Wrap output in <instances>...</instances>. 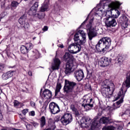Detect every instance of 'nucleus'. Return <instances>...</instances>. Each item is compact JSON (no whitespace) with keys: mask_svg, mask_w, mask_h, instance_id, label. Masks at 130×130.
Instances as JSON below:
<instances>
[{"mask_svg":"<svg viewBox=\"0 0 130 130\" xmlns=\"http://www.w3.org/2000/svg\"><path fill=\"white\" fill-rule=\"evenodd\" d=\"M119 3L118 2H111L107 7L110 8V11H113V12H115L117 14H113L112 12H111V16L110 15H108L104 18V22L105 23L107 27H115L117 24L116 20L115 19L118 18L119 15H120V12L117 10V9L119 8Z\"/></svg>","mask_w":130,"mask_h":130,"instance_id":"obj_1","label":"nucleus"},{"mask_svg":"<svg viewBox=\"0 0 130 130\" xmlns=\"http://www.w3.org/2000/svg\"><path fill=\"white\" fill-rule=\"evenodd\" d=\"M124 86L128 88H129L130 87V72L127 74L126 80L125 82L123 83L122 88L118 93L117 95L115 96L116 100H118L119 98H121V99L113 105L114 109H117V108H119V107L121 106V104L123 102V98H124L123 87H124Z\"/></svg>","mask_w":130,"mask_h":130,"instance_id":"obj_2","label":"nucleus"},{"mask_svg":"<svg viewBox=\"0 0 130 130\" xmlns=\"http://www.w3.org/2000/svg\"><path fill=\"white\" fill-rule=\"evenodd\" d=\"M115 90L113 82L106 79L102 83V94L105 98H110Z\"/></svg>","mask_w":130,"mask_h":130,"instance_id":"obj_3","label":"nucleus"},{"mask_svg":"<svg viewBox=\"0 0 130 130\" xmlns=\"http://www.w3.org/2000/svg\"><path fill=\"white\" fill-rule=\"evenodd\" d=\"M111 45V40L109 38H103L100 39L95 46L96 50L99 52H105Z\"/></svg>","mask_w":130,"mask_h":130,"instance_id":"obj_4","label":"nucleus"},{"mask_svg":"<svg viewBox=\"0 0 130 130\" xmlns=\"http://www.w3.org/2000/svg\"><path fill=\"white\" fill-rule=\"evenodd\" d=\"M87 30H88L87 33L89 40H92L94 37L97 36V31L99 30L98 27L96 26L93 22V19H91L89 23L86 25Z\"/></svg>","mask_w":130,"mask_h":130,"instance_id":"obj_5","label":"nucleus"},{"mask_svg":"<svg viewBox=\"0 0 130 130\" xmlns=\"http://www.w3.org/2000/svg\"><path fill=\"white\" fill-rule=\"evenodd\" d=\"M86 33L83 30H79L74 35V41L80 44H84L86 42Z\"/></svg>","mask_w":130,"mask_h":130,"instance_id":"obj_6","label":"nucleus"},{"mask_svg":"<svg viewBox=\"0 0 130 130\" xmlns=\"http://www.w3.org/2000/svg\"><path fill=\"white\" fill-rule=\"evenodd\" d=\"M77 86V83L73 81H70L68 80H65V83L63 87V91L67 94H70L74 91L75 87Z\"/></svg>","mask_w":130,"mask_h":130,"instance_id":"obj_7","label":"nucleus"},{"mask_svg":"<svg viewBox=\"0 0 130 130\" xmlns=\"http://www.w3.org/2000/svg\"><path fill=\"white\" fill-rule=\"evenodd\" d=\"M81 45H83V44L78 43L71 44L68 48V50L70 53L76 54L81 51V49H82Z\"/></svg>","mask_w":130,"mask_h":130,"instance_id":"obj_8","label":"nucleus"},{"mask_svg":"<svg viewBox=\"0 0 130 130\" xmlns=\"http://www.w3.org/2000/svg\"><path fill=\"white\" fill-rule=\"evenodd\" d=\"M60 121L64 125H67L73 121V116L70 113H66L61 117Z\"/></svg>","mask_w":130,"mask_h":130,"instance_id":"obj_9","label":"nucleus"},{"mask_svg":"<svg viewBox=\"0 0 130 130\" xmlns=\"http://www.w3.org/2000/svg\"><path fill=\"white\" fill-rule=\"evenodd\" d=\"M74 71H75V62L74 61L67 62L64 71L66 75H71Z\"/></svg>","mask_w":130,"mask_h":130,"instance_id":"obj_10","label":"nucleus"},{"mask_svg":"<svg viewBox=\"0 0 130 130\" xmlns=\"http://www.w3.org/2000/svg\"><path fill=\"white\" fill-rule=\"evenodd\" d=\"M18 22L21 25V27H23L24 29H29L30 25L27 22V16L26 15H23L19 19Z\"/></svg>","mask_w":130,"mask_h":130,"instance_id":"obj_11","label":"nucleus"},{"mask_svg":"<svg viewBox=\"0 0 130 130\" xmlns=\"http://www.w3.org/2000/svg\"><path fill=\"white\" fill-rule=\"evenodd\" d=\"M49 109L52 114H57V113H58V112L60 111L59 106H58V105L54 102H51L50 103Z\"/></svg>","mask_w":130,"mask_h":130,"instance_id":"obj_12","label":"nucleus"},{"mask_svg":"<svg viewBox=\"0 0 130 130\" xmlns=\"http://www.w3.org/2000/svg\"><path fill=\"white\" fill-rule=\"evenodd\" d=\"M110 62H111V59L106 57H103L99 61V64L100 67L104 68L107 67V66H109Z\"/></svg>","mask_w":130,"mask_h":130,"instance_id":"obj_13","label":"nucleus"},{"mask_svg":"<svg viewBox=\"0 0 130 130\" xmlns=\"http://www.w3.org/2000/svg\"><path fill=\"white\" fill-rule=\"evenodd\" d=\"M74 76L78 82H81V81L85 78V75H84V72L82 70L75 71L74 73Z\"/></svg>","mask_w":130,"mask_h":130,"instance_id":"obj_14","label":"nucleus"},{"mask_svg":"<svg viewBox=\"0 0 130 130\" xmlns=\"http://www.w3.org/2000/svg\"><path fill=\"white\" fill-rule=\"evenodd\" d=\"M92 100L93 99H89L88 98L85 99V97H84L82 106H83L84 108L86 107H90V108H92V107H93V104H91V102H92Z\"/></svg>","mask_w":130,"mask_h":130,"instance_id":"obj_15","label":"nucleus"},{"mask_svg":"<svg viewBox=\"0 0 130 130\" xmlns=\"http://www.w3.org/2000/svg\"><path fill=\"white\" fill-rule=\"evenodd\" d=\"M114 122L113 119L107 117H102L100 120V122L104 124H110Z\"/></svg>","mask_w":130,"mask_h":130,"instance_id":"obj_16","label":"nucleus"},{"mask_svg":"<svg viewBox=\"0 0 130 130\" xmlns=\"http://www.w3.org/2000/svg\"><path fill=\"white\" fill-rule=\"evenodd\" d=\"M60 65V60L57 58L54 59V61L52 63L51 67L53 71L55 70H58L59 69V66Z\"/></svg>","mask_w":130,"mask_h":130,"instance_id":"obj_17","label":"nucleus"},{"mask_svg":"<svg viewBox=\"0 0 130 130\" xmlns=\"http://www.w3.org/2000/svg\"><path fill=\"white\" fill-rule=\"evenodd\" d=\"M62 60L64 61H67V62H71L74 61V57L69 53L66 52L62 57Z\"/></svg>","mask_w":130,"mask_h":130,"instance_id":"obj_18","label":"nucleus"},{"mask_svg":"<svg viewBox=\"0 0 130 130\" xmlns=\"http://www.w3.org/2000/svg\"><path fill=\"white\" fill-rule=\"evenodd\" d=\"M77 104H78L77 102H74L70 106V109L73 111V112L75 114L76 116H79L80 114L79 113V111L77 109Z\"/></svg>","mask_w":130,"mask_h":130,"instance_id":"obj_19","label":"nucleus"},{"mask_svg":"<svg viewBox=\"0 0 130 130\" xmlns=\"http://www.w3.org/2000/svg\"><path fill=\"white\" fill-rule=\"evenodd\" d=\"M51 96H52L51 91L47 89H45L42 94V98H45V99H50V98H51Z\"/></svg>","mask_w":130,"mask_h":130,"instance_id":"obj_20","label":"nucleus"},{"mask_svg":"<svg viewBox=\"0 0 130 130\" xmlns=\"http://www.w3.org/2000/svg\"><path fill=\"white\" fill-rule=\"evenodd\" d=\"M120 20L122 22H121V23H122L121 25L122 26V27H123L124 28H127V22L128 21V19H127V17L125 16H123L122 17L120 18Z\"/></svg>","mask_w":130,"mask_h":130,"instance_id":"obj_21","label":"nucleus"},{"mask_svg":"<svg viewBox=\"0 0 130 130\" xmlns=\"http://www.w3.org/2000/svg\"><path fill=\"white\" fill-rule=\"evenodd\" d=\"M48 126L51 130L55 129V122L51 118H49L48 120Z\"/></svg>","mask_w":130,"mask_h":130,"instance_id":"obj_22","label":"nucleus"},{"mask_svg":"<svg viewBox=\"0 0 130 130\" xmlns=\"http://www.w3.org/2000/svg\"><path fill=\"white\" fill-rule=\"evenodd\" d=\"M14 75V72L9 71L6 73H4L2 75V79L3 80H8L10 78H12V76Z\"/></svg>","mask_w":130,"mask_h":130,"instance_id":"obj_23","label":"nucleus"},{"mask_svg":"<svg viewBox=\"0 0 130 130\" xmlns=\"http://www.w3.org/2000/svg\"><path fill=\"white\" fill-rule=\"evenodd\" d=\"M49 3V0H46L42 5L41 8V12H45L48 10V4Z\"/></svg>","mask_w":130,"mask_h":130,"instance_id":"obj_24","label":"nucleus"},{"mask_svg":"<svg viewBox=\"0 0 130 130\" xmlns=\"http://www.w3.org/2000/svg\"><path fill=\"white\" fill-rule=\"evenodd\" d=\"M38 8V3L36 2L34 5L31 7L29 12L31 13V15H35V13H36L37 8Z\"/></svg>","mask_w":130,"mask_h":130,"instance_id":"obj_25","label":"nucleus"},{"mask_svg":"<svg viewBox=\"0 0 130 130\" xmlns=\"http://www.w3.org/2000/svg\"><path fill=\"white\" fill-rule=\"evenodd\" d=\"M98 127H99V121L97 119H94L91 123V129H95Z\"/></svg>","mask_w":130,"mask_h":130,"instance_id":"obj_26","label":"nucleus"},{"mask_svg":"<svg viewBox=\"0 0 130 130\" xmlns=\"http://www.w3.org/2000/svg\"><path fill=\"white\" fill-rule=\"evenodd\" d=\"M119 128H121V126H119L118 127H115L113 126H105L103 128V130H120Z\"/></svg>","mask_w":130,"mask_h":130,"instance_id":"obj_27","label":"nucleus"},{"mask_svg":"<svg viewBox=\"0 0 130 130\" xmlns=\"http://www.w3.org/2000/svg\"><path fill=\"white\" fill-rule=\"evenodd\" d=\"M40 124L41 127H43L45 124H46V118L45 116H43L40 119Z\"/></svg>","mask_w":130,"mask_h":130,"instance_id":"obj_28","label":"nucleus"},{"mask_svg":"<svg viewBox=\"0 0 130 130\" xmlns=\"http://www.w3.org/2000/svg\"><path fill=\"white\" fill-rule=\"evenodd\" d=\"M60 89H61V84L60 83H57L55 92V96H57L58 93L60 92Z\"/></svg>","mask_w":130,"mask_h":130,"instance_id":"obj_29","label":"nucleus"},{"mask_svg":"<svg viewBox=\"0 0 130 130\" xmlns=\"http://www.w3.org/2000/svg\"><path fill=\"white\" fill-rule=\"evenodd\" d=\"M106 11L105 10H101L100 9H99L97 13H96V15H98L100 16V17H101L102 16H106Z\"/></svg>","mask_w":130,"mask_h":130,"instance_id":"obj_30","label":"nucleus"},{"mask_svg":"<svg viewBox=\"0 0 130 130\" xmlns=\"http://www.w3.org/2000/svg\"><path fill=\"white\" fill-rule=\"evenodd\" d=\"M20 51H21V53H23V54L28 53L29 52V51L28 50V49L24 45H22L21 46Z\"/></svg>","mask_w":130,"mask_h":130,"instance_id":"obj_31","label":"nucleus"},{"mask_svg":"<svg viewBox=\"0 0 130 130\" xmlns=\"http://www.w3.org/2000/svg\"><path fill=\"white\" fill-rule=\"evenodd\" d=\"M45 14L43 12L40 11L38 14H36V17H38L40 19L42 20L44 19Z\"/></svg>","mask_w":130,"mask_h":130,"instance_id":"obj_32","label":"nucleus"},{"mask_svg":"<svg viewBox=\"0 0 130 130\" xmlns=\"http://www.w3.org/2000/svg\"><path fill=\"white\" fill-rule=\"evenodd\" d=\"M32 56H35V58H39L40 57V54L39 53V51L38 50H35L32 52Z\"/></svg>","mask_w":130,"mask_h":130,"instance_id":"obj_33","label":"nucleus"},{"mask_svg":"<svg viewBox=\"0 0 130 130\" xmlns=\"http://www.w3.org/2000/svg\"><path fill=\"white\" fill-rule=\"evenodd\" d=\"M28 51H30L32 48H33V44L31 43H27L25 44L24 46Z\"/></svg>","mask_w":130,"mask_h":130,"instance_id":"obj_34","label":"nucleus"},{"mask_svg":"<svg viewBox=\"0 0 130 130\" xmlns=\"http://www.w3.org/2000/svg\"><path fill=\"white\" fill-rule=\"evenodd\" d=\"M19 4L20 3H19L18 2L14 1L11 3V7L14 8V9H16Z\"/></svg>","mask_w":130,"mask_h":130,"instance_id":"obj_35","label":"nucleus"},{"mask_svg":"<svg viewBox=\"0 0 130 130\" xmlns=\"http://www.w3.org/2000/svg\"><path fill=\"white\" fill-rule=\"evenodd\" d=\"M128 115V116H130V111L129 110H126L124 113L123 114H120L119 116H122L123 115Z\"/></svg>","mask_w":130,"mask_h":130,"instance_id":"obj_36","label":"nucleus"},{"mask_svg":"<svg viewBox=\"0 0 130 130\" xmlns=\"http://www.w3.org/2000/svg\"><path fill=\"white\" fill-rule=\"evenodd\" d=\"M123 61V58H122V56H120L118 57V63H121Z\"/></svg>","mask_w":130,"mask_h":130,"instance_id":"obj_37","label":"nucleus"},{"mask_svg":"<svg viewBox=\"0 0 130 130\" xmlns=\"http://www.w3.org/2000/svg\"><path fill=\"white\" fill-rule=\"evenodd\" d=\"M84 119L86 122H88V123H90V121H91V118H90V117H86Z\"/></svg>","mask_w":130,"mask_h":130,"instance_id":"obj_38","label":"nucleus"},{"mask_svg":"<svg viewBox=\"0 0 130 130\" xmlns=\"http://www.w3.org/2000/svg\"><path fill=\"white\" fill-rule=\"evenodd\" d=\"M6 66L4 64H0V71H5Z\"/></svg>","mask_w":130,"mask_h":130,"instance_id":"obj_39","label":"nucleus"},{"mask_svg":"<svg viewBox=\"0 0 130 130\" xmlns=\"http://www.w3.org/2000/svg\"><path fill=\"white\" fill-rule=\"evenodd\" d=\"M26 128L27 130H31L32 129V125L30 124H28L26 125Z\"/></svg>","mask_w":130,"mask_h":130,"instance_id":"obj_40","label":"nucleus"},{"mask_svg":"<svg viewBox=\"0 0 130 130\" xmlns=\"http://www.w3.org/2000/svg\"><path fill=\"white\" fill-rule=\"evenodd\" d=\"M28 110L27 109H25L23 110L22 113L24 115H26V113H28Z\"/></svg>","mask_w":130,"mask_h":130,"instance_id":"obj_41","label":"nucleus"},{"mask_svg":"<svg viewBox=\"0 0 130 130\" xmlns=\"http://www.w3.org/2000/svg\"><path fill=\"white\" fill-rule=\"evenodd\" d=\"M14 106H19V105H20V104L17 101H15L14 102Z\"/></svg>","mask_w":130,"mask_h":130,"instance_id":"obj_42","label":"nucleus"},{"mask_svg":"<svg viewBox=\"0 0 130 130\" xmlns=\"http://www.w3.org/2000/svg\"><path fill=\"white\" fill-rule=\"evenodd\" d=\"M43 31H44L45 32L47 31L48 30V27L47 26H45L43 28H42Z\"/></svg>","mask_w":130,"mask_h":130,"instance_id":"obj_43","label":"nucleus"},{"mask_svg":"<svg viewBox=\"0 0 130 130\" xmlns=\"http://www.w3.org/2000/svg\"><path fill=\"white\" fill-rule=\"evenodd\" d=\"M30 115H31V116H35V112L34 111H31L30 113Z\"/></svg>","mask_w":130,"mask_h":130,"instance_id":"obj_44","label":"nucleus"},{"mask_svg":"<svg viewBox=\"0 0 130 130\" xmlns=\"http://www.w3.org/2000/svg\"><path fill=\"white\" fill-rule=\"evenodd\" d=\"M5 16H6V13H2L0 16V19H2V18H4V17H5Z\"/></svg>","mask_w":130,"mask_h":130,"instance_id":"obj_45","label":"nucleus"},{"mask_svg":"<svg viewBox=\"0 0 130 130\" xmlns=\"http://www.w3.org/2000/svg\"><path fill=\"white\" fill-rule=\"evenodd\" d=\"M30 105L32 107H35V103L34 102H30Z\"/></svg>","mask_w":130,"mask_h":130,"instance_id":"obj_46","label":"nucleus"},{"mask_svg":"<svg viewBox=\"0 0 130 130\" xmlns=\"http://www.w3.org/2000/svg\"><path fill=\"white\" fill-rule=\"evenodd\" d=\"M31 124H32V125H34V126H37V125H38V123H36L35 122H31Z\"/></svg>","mask_w":130,"mask_h":130,"instance_id":"obj_47","label":"nucleus"},{"mask_svg":"<svg viewBox=\"0 0 130 130\" xmlns=\"http://www.w3.org/2000/svg\"><path fill=\"white\" fill-rule=\"evenodd\" d=\"M88 17H87L86 19V20L81 24V26H84V24H85V23H86L87 20H88Z\"/></svg>","mask_w":130,"mask_h":130,"instance_id":"obj_48","label":"nucleus"},{"mask_svg":"<svg viewBox=\"0 0 130 130\" xmlns=\"http://www.w3.org/2000/svg\"><path fill=\"white\" fill-rule=\"evenodd\" d=\"M28 75L30 76V77H32V71H29L28 72Z\"/></svg>","mask_w":130,"mask_h":130,"instance_id":"obj_49","label":"nucleus"},{"mask_svg":"<svg viewBox=\"0 0 130 130\" xmlns=\"http://www.w3.org/2000/svg\"><path fill=\"white\" fill-rule=\"evenodd\" d=\"M3 119V114H2V111L0 110V120Z\"/></svg>","mask_w":130,"mask_h":130,"instance_id":"obj_50","label":"nucleus"},{"mask_svg":"<svg viewBox=\"0 0 130 130\" xmlns=\"http://www.w3.org/2000/svg\"><path fill=\"white\" fill-rule=\"evenodd\" d=\"M8 129H9V128H3L1 130H8Z\"/></svg>","mask_w":130,"mask_h":130,"instance_id":"obj_51","label":"nucleus"},{"mask_svg":"<svg viewBox=\"0 0 130 130\" xmlns=\"http://www.w3.org/2000/svg\"><path fill=\"white\" fill-rule=\"evenodd\" d=\"M2 93H3V90L1 89H0V95L1 94H2Z\"/></svg>","mask_w":130,"mask_h":130,"instance_id":"obj_52","label":"nucleus"},{"mask_svg":"<svg viewBox=\"0 0 130 130\" xmlns=\"http://www.w3.org/2000/svg\"><path fill=\"white\" fill-rule=\"evenodd\" d=\"M129 124H130V121L128 122V123L127 124V125H129Z\"/></svg>","mask_w":130,"mask_h":130,"instance_id":"obj_53","label":"nucleus"},{"mask_svg":"<svg viewBox=\"0 0 130 130\" xmlns=\"http://www.w3.org/2000/svg\"><path fill=\"white\" fill-rule=\"evenodd\" d=\"M107 1H108V0H104V1H103V2H107Z\"/></svg>","mask_w":130,"mask_h":130,"instance_id":"obj_54","label":"nucleus"},{"mask_svg":"<svg viewBox=\"0 0 130 130\" xmlns=\"http://www.w3.org/2000/svg\"><path fill=\"white\" fill-rule=\"evenodd\" d=\"M35 38H36V37L33 38H32L33 40H34V39H35Z\"/></svg>","mask_w":130,"mask_h":130,"instance_id":"obj_55","label":"nucleus"},{"mask_svg":"<svg viewBox=\"0 0 130 130\" xmlns=\"http://www.w3.org/2000/svg\"><path fill=\"white\" fill-rule=\"evenodd\" d=\"M60 2H62L63 0H58Z\"/></svg>","mask_w":130,"mask_h":130,"instance_id":"obj_56","label":"nucleus"},{"mask_svg":"<svg viewBox=\"0 0 130 130\" xmlns=\"http://www.w3.org/2000/svg\"><path fill=\"white\" fill-rule=\"evenodd\" d=\"M62 47H63V46H61V48H62Z\"/></svg>","mask_w":130,"mask_h":130,"instance_id":"obj_57","label":"nucleus"},{"mask_svg":"<svg viewBox=\"0 0 130 130\" xmlns=\"http://www.w3.org/2000/svg\"><path fill=\"white\" fill-rule=\"evenodd\" d=\"M62 47H63V46H61V48H62Z\"/></svg>","mask_w":130,"mask_h":130,"instance_id":"obj_58","label":"nucleus"},{"mask_svg":"<svg viewBox=\"0 0 130 130\" xmlns=\"http://www.w3.org/2000/svg\"><path fill=\"white\" fill-rule=\"evenodd\" d=\"M24 1L26 2V1H28V0H24Z\"/></svg>","mask_w":130,"mask_h":130,"instance_id":"obj_59","label":"nucleus"},{"mask_svg":"<svg viewBox=\"0 0 130 130\" xmlns=\"http://www.w3.org/2000/svg\"><path fill=\"white\" fill-rule=\"evenodd\" d=\"M27 57H28V55H27Z\"/></svg>","mask_w":130,"mask_h":130,"instance_id":"obj_60","label":"nucleus"},{"mask_svg":"<svg viewBox=\"0 0 130 130\" xmlns=\"http://www.w3.org/2000/svg\"><path fill=\"white\" fill-rule=\"evenodd\" d=\"M17 130H19V129H17Z\"/></svg>","mask_w":130,"mask_h":130,"instance_id":"obj_61","label":"nucleus"}]
</instances>
